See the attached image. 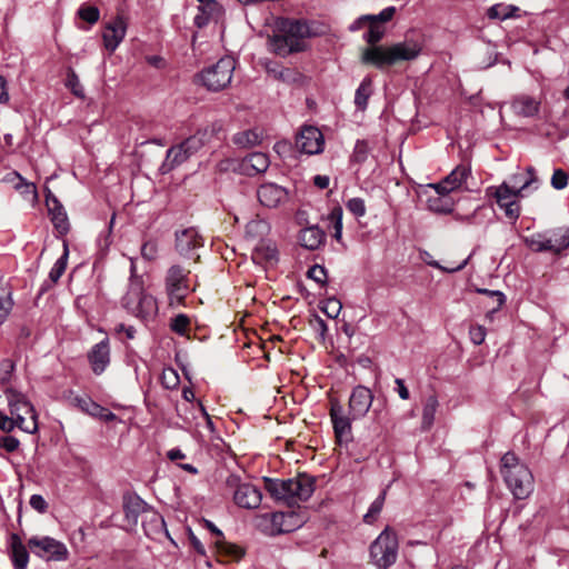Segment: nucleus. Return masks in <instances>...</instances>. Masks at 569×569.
Wrapping results in <instances>:
<instances>
[{
	"label": "nucleus",
	"mask_w": 569,
	"mask_h": 569,
	"mask_svg": "<svg viewBox=\"0 0 569 569\" xmlns=\"http://www.w3.org/2000/svg\"><path fill=\"white\" fill-rule=\"evenodd\" d=\"M368 22L369 30L365 34V39L368 43L372 44V47L367 48L362 52L363 63L372 64L378 69H383L402 61L416 60L420 56L422 44L412 39H406L405 41L397 42L389 47L375 46L382 39L385 30L378 23L372 21Z\"/></svg>",
	"instance_id": "obj_1"
},
{
	"label": "nucleus",
	"mask_w": 569,
	"mask_h": 569,
	"mask_svg": "<svg viewBox=\"0 0 569 569\" xmlns=\"http://www.w3.org/2000/svg\"><path fill=\"white\" fill-rule=\"evenodd\" d=\"M307 22L293 19H277L272 33L268 37L269 49L278 56L286 57L306 49V39L311 37Z\"/></svg>",
	"instance_id": "obj_2"
},
{
	"label": "nucleus",
	"mask_w": 569,
	"mask_h": 569,
	"mask_svg": "<svg viewBox=\"0 0 569 569\" xmlns=\"http://www.w3.org/2000/svg\"><path fill=\"white\" fill-rule=\"evenodd\" d=\"M146 251H140L139 257H130V282L126 295L122 298V306L127 311L137 318L148 319L157 315L158 305L156 299L144 292L143 281L137 274V263L139 260L151 259Z\"/></svg>",
	"instance_id": "obj_3"
},
{
	"label": "nucleus",
	"mask_w": 569,
	"mask_h": 569,
	"mask_svg": "<svg viewBox=\"0 0 569 569\" xmlns=\"http://www.w3.org/2000/svg\"><path fill=\"white\" fill-rule=\"evenodd\" d=\"M527 177L516 173L510 177L509 182H502L496 188L495 198L498 207L503 211L507 219L515 222L520 216L519 199L532 184H538L535 169H526Z\"/></svg>",
	"instance_id": "obj_4"
},
{
	"label": "nucleus",
	"mask_w": 569,
	"mask_h": 569,
	"mask_svg": "<svg viewBox=\"0 0 569 569\" xmlns=\"http://www.w3.org/2000/svg\"><path fill=\"white\" fill-rule=\"evenodd\" d=\"M263 482L273 499L289 505L308 500L315 491V478L305 473L287 480L264 477Z\"/></svg>",
	"instance_id": "obj_5"
},
{
	"label": "nucleus",
	"mask_w": 569,
	"mask_h": 569,
	"mask_svg": "<svg viewBox=\"0 0 569 569\" xmlns=\"http://www.w3.org/2000/svg\"><path fill=\"white\" fill-rule=\"evenodd\" d=\"M501 473L517 499L527 498L533 490V477L529 468L521 463L513 452H507L501 458Z\"/></svg>",
	"instance_id": "obj_6"
},
{
	"label": "nucleus",
	"mask_w": 569,
	"mask_h": 569,
	"mask_svg": "<svg viewBox=\"0 0 569 569\" xmlns=\"http://www.w3.org/2000/svg\"><path fill=\"white\" fill-rule=\"evenodd\" d=\"M398 548L397 533L387 526L370 545V560L378 569H388L397 560Z\"/></svg>",
	"instance_id": "obj_7"
},
{
	"label": "nucleus",
	"mask_w": 569,
	"mask_h": 569,
	"mask_svg": "<svg viewBox=\"0 0 569 569\" xmlns=\"http://www.w3.org/2000/svg\"><path fill=\"white\" fill-rule=\"evenodd\" d=\"M4 395L10 415L18 420V428L34 433L38 430L37 413L27 396L13 388H7Z\"/></svg>",
	"instance_id": "obj_8"
},
{
	"label": "nucleus",
	"mask_w": 569,
	"mask_h": 569,
	"mask_svg": "<svg viewBox=\"0 0 569 569\" xmlns=\"http://www.w3.org/2000/svg\"><path fill=\"white\" fill-rule=\"evenodd\" d=\"M234 69L236 60L226 56L214 64L203 69L198 78L207 90L217 92L230 84Z\"/></svg>",
	"instance_id": "obj_9"
},
{
	"label": "nucleus",
	"mask_w": 569,
	"mask_h": 569,
	"mask_svg": "<svg viewBox=\"0 0 569 569\" xmlns=\"http://www.w3.org/2000/svg\"><path fill=\"white\" fill-rule=\"evenodd\" d=\"M303 523V518L295 511L266 513L258 517V527L267 536L295 531Z\"/></svg>",
	"instance_id": "obj_10"
},
{
	"label": "nucleus",
	"mask_w": 569,
	"mask_h": 569,
	"mask_svg": "<svg viewBox=\"0 0 569 569\" xmlns=\"http://www.w3.org/2000/svg\"><path fill=\"white\" fill-rule=\"evenodd\" d=\"M28 547L33 555L46 561H64L69 556L67 546L49 536L30 538Z\"/></svg>",
	"instance_id": "obj_11"
},
{
	"label": "nucleus",
	"mask_w": 569,
	"mask_h": 569,
	"mask_svg": "<svg viewBox=\"0 0 569 569\" xmlns=\"http://www.w3.org/2000/svg\"><path fill=\"white\" fill-rule=\"evenodd\" d=\"M227 486L233 490L234 503L243 509H256L260 506L262 493L249 482H241L238 477L230 476Z\"/></svg>",
	"instance_id": "obj_12"
},
{
	"label": "nucleus",
	"mask_w": 569,
	"mask_h": 569,
	"mask_svg": "<svg viewBox=\"0 0 569 569\" xmlns=\"http://www.w3.org/2000/svg\"><path fill=\"white\" fill-rule=\"evenodd\" d=\"M166 292L170 306L182 305L188 292V272L179 266H172L166 276Z\"/></svg>",
	"instance_id": "obj_13"
},
{
	"label": "nucleus",
	"mask_w": 569,
	"mask_h": 569,
	"mask_svg": "<svg viewBox=\"0 0 569 569\" xmlns=\"http://www.w3.org/2000/svg\"><path fill=\"white\" fill-rule=\"evenodd\" d=\"M322 132L313 126H305L296 138V147L307 154H318L323 151Z\"/></svg>",
	"instance_id": "obj_14"
},
{
	"label": "nucleus",
	"mask_w": 569,
	"mask_h": 569,
	"mask_svg": "<svg viewBox=\"0 0 569 569\" xmlns=\"http://www.w3.org/2000/svg\"><path fill=\"white\" fill-rule=\"evenodd\" d=\"M128 22L124 16L117 14L106 23L102 40L103 46L109 52H114L126 37Z\"/></svg>",
	"instance_id": "obj_15"
},
{
	"label": "nucleus",
	"mask_w": 569,
	"mask_h": 569,
	"mask_svg": "<svg viewBox=\"0 0 569 569\" xmlns=\"http://www.w3.org/2000/svg\"><path fill=\"white\" fill-rule=\"evenodd\" d=\"M373 395L365 386L353 388L349 398V415L352 419H359L367 415L372 406Z\"/></svg>",
	"instance_id": "obj_16"
},
{
	"label": "nucleus",
	"mask_w": 569,
	"mask_h": 569,
	"mask_svg": "<svg viewBox=\"0 0 569 569\" xmlns=\"http://www.w3.org/2000/svg\"><path fill=\"white\" fill-rule=\"evenodd\" d=\"M46 204L54 229L60 236H64L70 228L67 212L58 198L48 188L46 189Z\"/></svg>",
	"instance_id": "obj_17"
},
{
	"label": "nucleus",
	"mask_w": 569,
	"mask_h": 569,
	"mask_svg": "<svg viewBox=\"0 0 569 569\" xmlns=\"http://www.w3.org/2000/svg\"><path fill=\"white\" fill-rule=\"evenodd\" d=\"M471 170L466 164L457 166L445 179L438 183L428 184L429 190H439L440 192H452L462 187L469 177Z\"/></svg>",
	"instance_id": "obj_18"
},
{
	"label": "nucleus",
	"mask_w": 569,
	"mask_h": 569,
	"mask_svg": "<svg viewBox=\"0 0 569 569\" xmlns=\"http://www.w3.org/2000/svg\"><path fill=\"white\" fill-rule=\"evenodd\" d=\"M330 418L333 425L335 435L339 443L351 440L350 418L343 412L342 406L338 401L331 402Z\"/></svg>",
	"instance_id": "obj_19"
},
{
	"label": "nucleus",
	"mask_w": 569,
	"mask_h": 569,
	"mask_svg": "<svg viewBox=\"0 0 569 569\" xmlns=\"http://www.w3.org/2000/svg\"><path fill=\"white\" fill-rule=\"evenodd\" d=\"M260 203L267 208H276L288 198V190L277 183H262L257 190Z\"/></svg>",
	"instance_id": "obj_20"
},
{
	"label": "nucleus",
	"mask_w": 569,
	"mask_h": 569,
	"mask_svg": "<svg viewBox=\"0 0 569 569\" xmlns=\"http://www.w3.org/2000/svg\"><path fill=\"white\" fill-rule=\"evenodd\" d=\"M541 101L529 94H518L510 102V108L516 116L532 118L540 111Z\"/></svg>",
	"instance_id": "obj_21"
},
{
	"label": "nucleus",
	"mask_w": 569,
	"mask_h": 569,
	"mask_svg": "<svg viewBox=\"0 0 569 569\" xmlns=\"http://www.w3.org/2000/svg\"><path fill=\"white\" fill-rule=\"evenodd\" d=\"M88 359L92 371L96 375H101L110 363L109 340L103 339L99 343H96L88 353Z\"/></svg>",
	"instance_id": "obj_22"
},
{
	"label": "nucleus",
	"mask_w": 569,
	"mask_h": 569,
	"mask_svg": "<svg viewBox=\"0 0 569 569\" xmlns=\"http://www.w3.org/2000/svg\"><path fill=\"white\" fill-rule=\"evenodd\" d=\"M537 249H567L569 247V228H558L547 234H538Z\"/></svg>",
	"instance_id": "obj_23"
},
{
	"label": "nucleus",
	"mask_w": 569,
	"mask_h": 569,
	"mask_svg": "<svg viewBox=\"0 0 569 569\" xmlns=\"http://www.w3.org/2000/svg\"><path fill=\"white\" fill-rule=\"evenodd\" d=\"M207 244L208 239L193 227L176 232L177 249H200Z\"/></svg>",
	"instance_id": "obj_24"
},
{
	"label": "nucleus",
	"mask_w": 569,
	"mask_h": 569,
	"mask_svg": "<svg viewBox=\"0 0 569 569\" xmlns=\"http://www.w3.org/2000/svg\"><path fill=\"white\" fill-rule=\"evenodd\" d=\"M469 259L470 254L455 259L451 257H445L441 258L440 260L433 259L429 251H422L421 254V260L425 261L427 264L438 268L446 272H456L461 270L467 264Z\"/></svg>",
	"instance_id": "obj_25"
},
{
	"label": "nucleus",
	"mask_w": 569,
	"mask_h": 569,
	"mask_svg": "<svg viewBox=\"0 0 569 569\" xmlns=\"http://www.w3.org/2000/svg\"><path fill=\"white\" fill-rule=\"evenodd\" d=\"M73 401L83 412L94 418H99L102 421L109 422L117 419V416L113 412L98 405L89 397H76Z\"/></svg>",
	"instance_id": "obj_26"
},
{
	"label": "nucleus",
	"mask_w": 569,
	"mask_h": 569,
	"mask_svg": "<svg viewBox=\"0 0 569 569\" xmlns=\"http://www.w3.org/2000/svg\"><path fill=\"white\" fill-rule=\"evenodd\" d=\"M148 508V505L137 495H126L123 497V511L130 526H137L139 516H144Z\"/></svg>",
	"instance_id": "obj_27"
},
{
	"label": "nucleus",
	"mask_w": 569,
	"mask_h": 569,
	"mask_svg": "<svg viewBox=\"0 0 569 569\" xmlns=\"http://www.w3.org/2000/svg\"><path fill=\"white\" fill-rule=\"evenodd\" d=\"M270 161L266 153L252 152L241 160L240 169L248 176L264 172L269 168Z\"/></svg>",
	"instance_id": "obj_28"
},
{
	"label": "nucleus",
	"mask_w": 569,
	"mask_h": 569,
	"mask_svg": "<svg viewBox=\"0 0 569 569\" xmlns=\"http://www.w3.org/2000/svg\"><path fill=\"white\" fill-rule=\"evenodd\" d=\"M433 194H430L427 199V206L430 211L436 213H450L453 211L455 201L449 196V192H440L439 190H432Z\"/></svg>",
	"instance_id": "obj_29"
},
{
	"label": "nucleus",
	"mask_w": 569,
	"mask_h": 569,
	"mask_svg": "<svg viewBox=\"0 0 569 569\" xmlns=\"http://www.w3.org/2000/svg\"><path fill=\"white\" fill-rule=\"evenodd\" d=\"M11 560L14 569H27L29 563V553L27 547L22 543L17 533L10 537Z\"/></svg>",
	"instance_id": "obj_30"
},
{
	"label": "nucleus",
	"mask_w": 569,
	"mask_h": 569,
	"mask_svg": "<svg viewBox=\"0 0 569 569\" xmlns=\"http://www.w3.org/2000/svg\"><path fill=\"white\" fill-rule=\"evenodd\" d=\"M220 13V6L216 0H207L203 4L198 7V13L194 16V24L198 28H203L209 24L211 20L218 18Z\"/></svg>",
	"instance_id": "obj_31"
},
{
	"label": "nucleus",
	"mask_w": 569,
	"mask_h": 569,
	"mask_svg": "<svg viewBox=\"0 0 569 569\" xmlns=\"http://www.w3.org/2000/svg\"><path fill=\"white\" fill-rule=\"evenodd\" d=\"M326 234L318 227H308L300 231L299 241L302 249H319L323 244Z\"/></svg>",
	"instance_id": "obj_32"
},
{
	"label": "nucleus",
	"mask_w": 569,
	"mask_h": 569,
	"mask_svg": "<svg viewBox=\"0 0 569 569\" xmlns=\"http://www.w3.org/2000/svg\"><path fill=\"white\" fill-rule=\"evenodd\" d=\"M439 407L438 398L435 395L428 396L423 401L422 416H421V429L429 430L435 422L436 412Z\"/></svg>",
	"instance_id": "obj_33"
},
{
	"label": "nucleus",
	"mask_w": 569,
	"mask_h": 569,
	"mask_svg": "<svg viewBox=\"0 0 569 569\" xmlns=\"http://www.w3.org/2000/svg\"><path fill=\"white\" fill-rule=\"evenodd\" d=\"M372 94V79L365 77L355 93V104L359 110H366Z\"/></svg>",
	"instance_id": "obj_34"
},
{
	"label": "nucleus",
	"mask_w": 569,
	"mask_h": 569,
	"mask_svg": "<svg viewBox=\"0 0 569 569\" xmlns=\"http://www.w3.org/2000/svg\"><path fill=\"white\" fill-rule=\"evenodd\" d=\"M270 231L269 223L260 218L253 219L246 226V237L252 240H262Z\"/></svg>",
	"instance_id": "obj_35"
},
{
	"label": "nucleus",
	"mask_w": 569,
	"mask_h": 569,
	"mask_svg": "<svg viewBox=\"0 0 569 569\" xmlns=\"http://www.w3.org/2000/svg\"><path fill=\"white\" fill-rule=\"evenodd\" d=\"M164 526L163 518L156 511L148 508L142 519V527L147 536L161 531Z\"/></svg>",
	"instance_id": "obj_36"
},
{
	"label": "nucleus",
	"mask_w": 569,
	"mask_h": 569,
	"mask_svg": "<svg viewBox=\"0 0 569 569\" xmlns=\"http://www.w3.org/2000/svg\"><path fill=\"white\" fill-rule=\"evenodd\" d=\"M189 157L190 154L186 152V150L180 143L178 146L171 147L167 151L166 161L162 167L166 168L167 170H171L176 166L184 162Z\"/></svg>",
	"instance_id": "obj_37"
},
{
	"label": "nucleus",
	"mask_w": 569,
	"mask_h": 569,
	"mask_svg": "<svg viewBox=\"0 0 569 569\" xmlns=\"http://www.w3.org/2000/svg\"><path fill=\"white\" fill-rule=\"evenodd\" d=\"M519 8L511 4H495L488 10V16L491 19L506 20L508 18L518 17Z\"/></svg>",
	"instance_id": "obj_38"
},
{
	"label": "nucleus",
	"mask_w": 569,
	"mask_h": 569,
	"mask_svg": "<svg viewBox=\"0 0 569 569\" xmlns=\"http://www.w3.org/2000/svg\"><path fill=\"white\" fill-rule=\"evenodd\" d=\"M13 302L8 287L0 284V325L8 318Z\"/></svg>",
	"instance_id": "obj_39"
},
{
	"label": "nucleus",
	"mask_w": 569,
	"mask_h": 569,
	"mask_svg": "<svg viewBox=\"0 0 569 569\" xmlns=\"http://www.w3.org/2000/svg\"><path fill=\"white\" fill-rule=\"evenodd\" d=\"M386 490L381 491V493L372 501L369 507L368 512L363 516V521L366 523H373L378 518L379 513L382 510L385 500H386Z\"/></svg>",
	"instance_id": "obj_40"
},
{
	"label": "nucleus",
	"mask_w": 569,
	"mask_h": 569,
	"mask_svg": "<svg viewBox=\"0 0 569 569\" xmlns=\"http://www.w3.org/2000/svg\"><path fill=\"white\" fill-rule=\"evenodd\" d=\"M260 141V136L254 130H246L234 134L233 142L242 148L256 146Z\"/></svg>",
	"instance_id": "obj_41"
},
{
	"label": "nucleus",
	"mask_w": 569,
	"mask_h": 569,
	"mask_svg": "<svg viewBox=\"0 0 569 569\" xmlns=\"http://www.w3.org/2000/svg\"><path fill=\"white\" fill-rule=\"evenodd\" d=\"M69 251H63L62 256L56 261L54 266L50 270L49 279L56 283L64 273L68 264Z\"/></svg>",
	"instance_id": "obj_42"
},
{
	"label": "nucleus",
	"mask_w": 569,
	"mask_h": 569,
	"mask_svg": "<svg viewBox=\"0 0 569 569\" xmlns=\"http://www.w3.org/2000/svg\"><path fill=\"white\" fill-rule=\"evenodd\" d=\"M190 327V318L183 313L176 316L170 323V328L173 332L186 336Z\"/></svg>",
	"instance_id": "obj_43"
},
{
	"label": "nucleus",
	"mask_w": 569,
	"mask_h": 569,
	"mask_svg": "<svg viewBox=\"0 0 569 569\" xmlns=\"http://www.w3.org/2000/svg\"><path fill=\"white\" fill-rule=\"evenodd\" d=\"M203 136L200 132L196 133L194 136H191L187 138L183 142H181V146L188 152L190 156L196 153L200 148H202L204 141Z\"/></svg>",
	"instance_id": "obj_44"
},
{
	"label": "nucleus",
	"mask_w": 569,
	"mask_h": 569,
	"mask_svg": "<svg viewBox=\"0 0 569 569\" xmlns=\"http://www.w3.org/2000/svg\"><path fill=\"white\" fill-rule=\"evenodd\" d=\"M342 303L337 298H328L323 301L321 310L331 319L338 318Z\"/></svg>",
	"instance_id": "obj_45"
},
{
	"label": "nucleus",
	"mask_w": 569,
	"mask_h": 569,
	"mask_svg": "<svg viewBox=\"0 0 569 569\" xmlns=\"http://www.w3.org/2000/svg\"><path fill=\"white\" fill-rule=\"evenodd\" d=\"M218 543L219 551L226 556L232 557L233 559H240L244 555L243 549L234 543L227 541H221Z\"/></svg>",
	"instance_id": "obj_46"
},
{
	"label": "nucleus",
	"mask_w": 569,
	"mask_h": 569,
	"mask_svg": "<svg viewBox=\"0 0 569 569\" xmlns=\"http://www.w3.org/2000/svg\"><path fill=\"white\" fill-rule=\"evenodd\" d=\"M78 14L82 20L89 22L90 24L96 23L100 18L99 9L93 6L81 7L78 11Z\"/></svg>",
	"instance_id": "obj_47"
},
{
	"label": "nucleus",
	"mask_w": 569,
	"mask_h": 569,
	"mask_svg": "<svg viewBox=\"0 0 569 569\" xmlns=\"http://www.w3.org/2000/svg\"><path fill=\"white\" fill-rule=\"evenodd\" d=\"M307 277L312 279L315 282L325 286L327 283V270L323 266L315 264L312 266L308 272Z\"/></svg>",
	"instance_id": "obj_48"
},
{
	"label": "nucleus",
	"mask_w": 569,
	"mask_h": 569,
	"mask_svg": "<svg viewBox=\"0 0 569 569\" xmlns=\"http://www.w3.org/2000/svg\"><path fill=\"white\" fill-rule=\"evenodd\" d=\"M18 192L29 203L36 204L38 202L39 196L34 183L27 181L26 183H23V187Z\"/></svg>",
	"instance_id": "obj_49"
},
{
	"label": "nucleus",
	"mask_w": 569,
	"mask_h": 569,
	"mask_svg": "<svg viewBox=\"0 0 569 569\" xmlns=\"http://www.w3.org/2000/svg\"><path fill=\"white\" fill-rule=\"evenodd\" d=\"M330 219L333 222V237L339 241L342 234V209L335 207L330 212Z\"/></svg>",
	"instance_id": "obj_50"
},
{
	"label": "nucleus",
	"mask_w": 569,
	"mask_h": 569,
	"mask_svg": "<svg viewBox=\"0 0 569 569\" xmlns=\"http://www.w3.org/2000/svg\"><path fill=\"white\" fill-rule=\"evenodd\" d=\"M16 363L12 359H3L0 362V382L7 383L14 371Z\"/></svg>",
	"instance_id": "obj_51"
},
{
	"label": "nucleus",
	"mask_w": 569,
	"mask_h": 569,
	"mask_svg": "<svg viewBox=\"0 0 569 569\" xmlns=\"http://www.w3.org/2000/svg\"><path fill=\"white\" fill-rule=\"evenodd\" d=\"M346 207L356 217H362L366 213V204L361 198L349 199Z\"/></svg>",
	"instance_id": "obj_52"
},
{
	"label": "nucleus",
	"mask_w": 569,
	"mask_h": 569,
	"mask_svg": "<svg viewBox=\"0 0 569 569\" xmlns=\"http://www.w3.org/2000/svg\"><path fill=\"white\" fill-rule=\"evenodd\" d=\"M395 13H396L395 7H387L378 14L363 16V19H369V21H372L375 23L388 22L393 18Z\"/></svg>",
	"instance_id": "obj_53"
},
{
	"label": "nucleus",
	"mask_w": 569,
	"mask_h": 569,
	"mask_svg": "<svg viewBox=\"0 0 569 569\" xmlns=\"http://www.w3.org/2000/svg\"><path fill=\"white\" fill-rule=\"evenodd\" d=\"M567 184H568V174L562 169H556L551 177V186L557 190H561V189L566 188Z\"/></svg>",
	"instance_id": "obj_54"
},
{
	"label": "nucleus",
	"mask_w": 569,
	"mask_h": 569,
	"mask_svg": "<svg viewBox=\"0 0 569 569\" xmlns=\"http://www.w3.org/2000/svg\"><path fill=\"white\" fill-rule=\"evenodd\" d=\"M161 380H162V385L167 389H173L179 383V377H178L177 372L173 369H166V370H163Z\"/></svg>",
	"instance_id": "obj_55"
},
{
	"label": "nucleus",
	"mask_w": 569,
	"mask_h": 569,
	"mask_svg": "<svg viewBox=\"0 0 569 569\" xmlns=\"http://www.w3.org/2000/svg\"><path fill=\"white\" fill-rule=\"evenodd\" d=\"M16 427H18V420L12 415L9 417L4 412L0 411V430L10 432Z\"/></svg>",
	"instance_id": "obj_56"
},
{
	"label": "nucleus",
	"mask_w": 569,
	"mask_h": 569,
	"mask_svg": "<svg viewBox=\"0 0 569 569\" xmlns=\"http://www.w3.org/2000/svg\"><path fill=\"white\" fill-rule=\"evenodd\" d=\"M20 442L13 436H1L0 437V448L4 449L8 452H13L18 449Z\"/></svg>",
	"instance_id": "obj_57"
},
{
	"label": "nucleus",
	"mask_w": 569,
	"mask_h": 569,
	"mask_svg": "<svg viewBox=\"0 0 569 569\" xmlns=\"http://www.w3.org/2000/svg\"><path fill=\"white\" fill-rule=\"evenodd\" d=\"M471 341L479 346L486 339V328L483 326H472L469 330Z\"/></svg>",
	"instance_id": "obj_58"
},
{
	"label": "nucleus",
	"mask_w": 569,
	"mask_h": 569,
	"mask_svg": "<svg viewBox=\"0 0 569 569\" xmlns=\"http://www.w3.org/2000/svg\"><path fill=\"white\" fill-rule=\"evenodd\" d=\"M67 87L70 88L76 96H83V90L80 84L79 78L73 71H70L68 74Z\"/></svg>",
	"instance_id": "obj_59"
},
{
	"label": "nucleus",
	"mask_w": 569,
	"mask_h": 569,
	"mask_svg": "<svg viewBox=\"0 0 569 569\" xmlns=\"http://www.w3.org/2000/svg\"><path fill=\"white\" fill-rule=\"evenodd\" d=\"M274 78L283 82H292L297 80L298 73L289 68H281L279 71L273 70Z\"/></svg>",
	"instance_id": "obj_60"
},
{
	"label": "nucleus",
	"mask_w": 569,
	"mask_h": 569,
	"mask_svg": "<svg viewBox=\"0 0 569 569\" xmlns=\"http://www.w3.org/2000/svg\"><path fill=\"white\" fill-rule=\"evenodd\" d=\"M29 502L40 513L46 512L48 509V503L41 495H32Z\"/></svg>",
	"instance_id": "obj_61"
},
{
	"label": "nucleus",
	"mask_w": 569,
	"mask_h": 569,
	"mask_svg": "<svg viewBox=\"0 0 569 569\" xmlns=\"http://www.w3.org/2000/svg\"><path fill=\"white\" fill-rule=\"evenodd\" d=\"M6 181L10 182L17 191L21 190L23 183L27 182V180L17 171L7 174Z\"/></svg>",
	"instance_id": "obj_62"
},
{
	"label": "nucleus",
	"mask_w": 569,
	"mask_h": 569,
	"mask_svg": "<svg viewBox=\"0 0 569 569\" xmlns=\"http://www.w3.org/2000/svg\"><path fill=\"white\" fill-rule=\"evenodd\" d=\"M395 383H396V391H397L398 396L400 397V399L408 400L410 398V392H409L408 388L406 387L405 381L401 378H396Z\"/></svg>",
	"instance_id": "obj_63"
},
{
	"label": "nucleus",
	"mask_w": 569,
	"mask_h": 569,
	"mask_svg": "<svg viewBox=\"0 0 569 569\" xmlns=\"http://www.w3.org/2000/svg\"><path fill=\"white\" fill-rule=\"evenodd\" d=\"M268 253H277V251H251V260L253 263L266 268V258Z\"/></svg>",
	"instance_id": "obj_64"
}]
</instances>
